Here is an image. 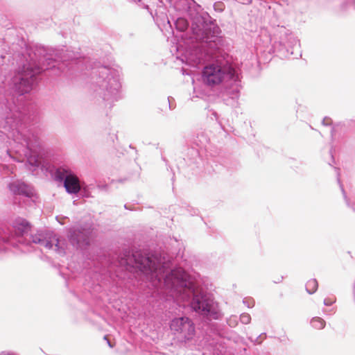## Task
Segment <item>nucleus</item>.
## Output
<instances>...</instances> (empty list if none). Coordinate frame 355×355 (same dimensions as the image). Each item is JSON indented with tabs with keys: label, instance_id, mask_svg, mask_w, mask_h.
I'll list each match as a JSON object with an SVG mask.
<instances>
[{
	"label": "nucleus",
	"instance_id": "obj_1",
	"mask_svg": "<svg viewBox=\"0 0 355 355\" xmlns=\"http://www.w3.org/2000/svg\"><path fill=\"white\" fill-rule=\"evenodd\" d=\"M46 50L37 49L34 55H30V61L19 68L17 73L13 77L12 83L15 89L20 94L30 92L33 84L37 81V76L42 71L52 70L56 74L57 71L64 72V68L73 63L65 62L76 60V64L85 65L80 76L86 80L91 96L97 101H102L105 106L110 108L114 102L122 98L121 71L119 69L99 63L92 62L90 60L78 59L73 51L67 48L55 49L52 53H46Z\"/></svg>",
	"mask_w": 355,
	"mask_h": 355
},
{
	"label": "nucleus",
	"instance_id": "obj_2",
	"mask_svg": "<svg viewBox=\"0 0 355 355\" xmlns=\"http://www.w3.org/2000/svg\"><path fill=\"white\" fill-rule=\"evenodd\" d=\"M119 264L138 268L166 301L187 302L193 311L209 320L221 318L212 295L197 286L182 268L171 269V261L160 253L125 252Z\"/></svg>",
	"mask_w": 355,
	"mask_h": 355
},
{
	"label": "nucleus",
	"instance_id": "obj_3",
	"mask_svg": "<svg viewBox=\"0 0 355 355\" xmlns=\"http://www.w3.org/2000/svg\"><path fill=\"white\" fill-rule=\"evenodd\" d=\"M192 30L196 42L189 45L182 60L193 67L211 62L204 67L203 83L210 87L223 84L224 103L232 107H237L241 87L239 73L222 60L219 27L215 23L207 24L202 17L197 16L193 19Z\"/></svg>",
	"mask_w": 355,
	"mask_h": 355
},
{
	"label": "nucleus",
	"instance_id": "obj_4",
	"mask_svg": "<svg viewBox=\"0 0 355 355\" xmlns=\"http://www.w3.org/2000/svg\"><path fill=\"white\" fill-rule=\"evenodd\" d=\"M30 230V223L19 217L15 218L12 225L1 223L0 252L13 247L19 248L21 252L25 253L31 251L32 244H37L48 250H53L59 254H65L64 248L55 233L38 232L35 234H28Z\"/></svg>",
	"mask_w": 355,
	"mask_h": 355
},
{
	"label": "nucleus",
	"instance_id": "obj_5",
	"mask_svg": "<svg viewBox=\"0 0 355 355\" xmlns=\"http://www.w3.org/2000/svg\"><path fill=\"white\" fill-rule=\"evenodd\" d=\"M10 112L7 113L5 119L1 122L0 128L8 133V137L21 144H25L29 148L38 144V137L34 133L28 132L26 135L24 132V121L25 116L18 110L9 109Z\"/></svg>",
	"mask_w": 355,
	"mask_h": 355
},
{
	"label": "nucleus",
	"instance_id": "obj_6",
	"mask_svg": "<svg viewBox=\"0 0 355 355\" xmlns=\"http://www.w3.org/2000/svg\"><path fill=\"white\" fill-rule=\"evenodd\" d=\"M225 340L236 343L241 340V338L234 331L221 329L212 339L206 337L200 341L196 349L205 348L213 355H232V347L227 346Z\"/></svg>",
	"mask_w": 355,
	"mask_h": 355
},
{
	"label": "nucleus",
	"instance_id": "obj_7",
	"mask_svg": "<svg viewBox=\"0 0 355 355\" xmlns=\"http://www.w3.org/2000/svg\"><path fill=\"white\" fill-rule=\"evenodd\" d=\"M271 46H268L265 51L269 53H279L286 56L288 53L293 54L291 49L299 44V40L293 33L285 26H279L273 28L270 35Z\"/></svg>",
	"mask_w": 355,
	"mask_h": 355
},
{
	"label": "nucleus",
	"instance_id": "obj_8",
	"mask_svg": "<svg viewBox=\"0 0 355 355\" xmlns=\"http://www.w3.org/2000/svg\"><path fill=\"white\" fill-rule=\"evenodd\" d=\"M169 327L174 334L177 335L179 338L184 342L191 340L195 336L194 323L188 317L174 318L170 322Z\"/></svg>",
	"mask_w": 355,
	"mask_h": 355
},
{
	"label": "nucleus",
	"instance_id": "obj_9",
	"mask_svg": "<svg viewBox=\"0 0 355 355\" xmlns=\"http://www.w3.org/2000/svg\"><path fill=\"white\" fill-rule=\"evenodd\" d=\"M55 178L62 182L68 193L76 194L82 189V184L78 178L65 166H59L55 171Z\"/></svg>",
	"mask_w": 355,
	"mask_h": 355
},
{
	"label": "nucleus",
	"instance_id": "obj_10",
	"mask_svg": "<svg viewBox=\"0 0 355 355\" xmlns=\"http://www.w3.org/2000/svg\"><path fill=\"white\" fill-rule=\"evenodd\" d=\"M91 232L87 229L70 228L67 237L69 243L76 249H83L89 245Z\"/></svg>",
	"mask_w": 355,
	"mask_h": 355
},
{
	"label": "nucleus",
	"instance_id": "obj_11",
	"mask_svg": "<svg viewBox=\"0 0 355 355\" xmlns=\"http://www.w3.org/2000/svg\"><path fill=\"white\" fill-rule=\"evenodd\" d=\"M196 6V3L193 0H175L174 3V8L182 12H189V15L191 16V24L193 22L194 18H196L197 16L202 17L206 23H214L212 21L209 19L210 17L207 13H205L203 15H198L196 13L195 15H192L191 13V9ZM191 29H192V26L191 27ZM192 36L191 37V44L196 42V39L194 37L193 30H191Z\"/></svg>",
	"mask_w": 355,
	"mask_h": 355
},
{
	"label": "nucleus",
	"instance_id": "obj_12",
	"mask_svg": "<svg viewBox=\"0 0 355 355\" xmlns=\"http://www.w3.org/2000/svg\"><path fill=\"white\" fill-rule=\"evenodd\" d=\"M132 1L137 3L139 7L143 8L150 9L151 14L153 15V10L155 6H157V8L155 10V15L157 19H160L165 21L166 19L165 15V9L163 7V3L160 0H131Z\"/></svg>",
	"mask_w": 355,
	"mask_h": 355
},
{
	"label": "nucleus",
	"instance_id": "obj_13",
	"mask_svg": "<svg viewBox=\"0 0 355 355\" xmlns=\"http://www.w3.org/2000/svg\"><path fill=\"white\" fill-rule=\"evenodd\" d=\"M8 187L14 195L24 196L30 198L34 194V191L30 185L18 180L9 183Z\"/></svg>",
	"mask_w": 355,
	"mask_h": 355
},
{
	"label": "nucleus",
	"instance_id": "obj_14",
	"mask_svg": "<svg viewBox=\"0 0 355 355\" xmlns=\"http://www.w3.org/2000/svg\"><path fill=\"white\" fill-rule=\"evenodd\" d=\"M40 139L38 138V144L32 148H28V146L24 143L22 145H25L28 150V155H26L27 162L32 166L38 167L40 164V161L37 155H35V148L40 146Z\"/></svg>",
	"mask_w": 355,
	"mask_h": 355
},
{
	"label": "nucleus",
	"instance_id": "obj_15",
	"mask_svg": "<svg viewBox=\"0 0 355 355\" xmlns=\"http://www.w3.org/2000/svg\"><path fill=\"white\" fill-rule=\"evenodd\" d=\"M175 26L177 30L180 31H184L189 26V22L184 17H178L175 21Z\"/></svg>",
	"mask_w": 355,
	"mask_h": 355
},
{
	"label": "nucleus",
	"instance_id": "obj_16",
	"mask_svg": "<svg viewBox=\"0 0 355 355\" xmlns=\"http://www.w3.org/2000/svg\"><path fill=\"white\" fill-rule=\"evenodd\" d=\"M318 287V281L315 279L309 280L306 284V291L309 294L314 293Z\"/></svg>",
	"mask_w": 355,
	"mask_h": 355
},
{
	"label": "nucleus",
	"instance_id": "obj_17",
	"mask_svg": "<svg viewBox=\"0 0 355 355\" xmlns=\"http://www.w3.org/2000/svg\"><path fill=\"white\" fill-rule=\"evenodd\" d=\"M311 325L316 329H322L326 324L325 321L320 317H314L311 320Z\"/></svg>",
	"mask_w": 355,
	"mask_h": 355
},
{
	"label": "nucleus",
	"instance_id": "obj_18",
	"mask_svg": "<svg viewBox=\"0 0 355 355\" xmlns=\"http://www.w3.org/2000/svg\"><path fill=\"white\" fill-rule=\"evenodd\" d=\"M160 1H161L162 2H163L162 0H160ZM163 3V7H164V9H165V15H166V19H166L165 21L162 20V19H157V16L155 15V10H156V9L157 8V6H154V8H153V15L151 14L150 9H148V8H146V9L148 10V12H150V15L153 17V19H154V20L156 21V23H157V24H164L165 23H167V24H169V26H171V24H170V21H169V19H168V17H167V15H166V7L164 6V3Z\"/></svg>",
	"mask_w": 355,
	"mask_h": 355
},
{
	"label": "nucleus",
	"instance_id": "obj_19",
	"mask_svg": "<svg viewBox=\"0 0 355 355\" xmlns=\"http://www.w3.org/2000/svg\"><path fill=\"white\" fill-rule=\"evenodd\" d=\"M338 182L339 184L340 188L341 189V191H342L343 195V198H344V199L345 200V202H346L347 205L349 207H350L351 209H352L355 211V204L354 203H352L349 201V200L348 199V198H347V196L346 195L345 191V189L343 188V185L342 184L339 177H338Z\"/></svg>",
	"mask_w": 355,
	"mask_h": 355
},
{
	"label": "nucleus",
	"instance_id": "obj_20",
	"mask_svg": "<svg viewBox=\"0 0 355 355\" xmlns=\"http://www.w3.org/2000/svg\"><path fill=\"white\" fill-rule=\"evenodd\" d=\"M226 322L229 327L234 328L238 325L239 320L236 315H232L227 318Z\"/></svg>",
	"mask_w": 355,
	"mask_h": 355
},
{
	"label": "nucleus",
	"instance_id": "obj_21",
	"mask_svg": "<svg viewBox=\"0 0 355 355\" xmlns=\"http://www.w3.org/2000/svg\"><path fill=\"white\" fill-rule=\"evenodd\" d=\"M240 322L243 324H248L251 322V316L249 313H243L240 315Z\"/></svg>",
	"mask_w": 355,
	"mask_h": 355
},
{
	"label": "nucleus",
	"instance_id": "obj_22",
	"mask_svg": "<svg viewBox=\"0 0 355 355\" xmlns=\"http://www.w3.org/2000/svg\"><path fill=\"white\" fill-rule=\"evenodd\" d=\"M243 303L248 307L252 308L254 306V301L252 298H244L243 300Z\"/></svg>",
	"mask_w": 355,
	"mask_h": 355
},
{
	"label": "nucleus",
	"instance_id": "obj_23",
	"mask_svg": "<svg viewBox=\"0 0 355 355\" xmlns=\"http://www.w3.org/2000/svg\"><path fill=\"white\" fill-rule=\"evenodd\" d=\"M80 192H81V195L83 197H85V198L90 197V193H89L88 189H87V187L84 184L82 185V189Z\"/></svg>",
	"mask_w": 355,
	"mask_h": 355
},
{
	"label": "nucleus",
	"instance_id": "obj_24",
	"mask_svg": "<svg viewBox=\"0 0 355 355\" xmlns=\"http://www.w3.org/2000/svg\"><path fill=\"white\" fill-rule=\"evenodd\" d=\"M322 123L324 126H331L332 125V120L331 118L326 116L323 119Z\"/></svg>",
	"mask_w": 355,
	"mask_h": 355
},
{
	"label": "nucleus",
	"instance_id": "obj_25",
	"mask_svg": "<svg viewBox=\"0 0 355 355\" xmlns=\"http://www.w3.org/2000/svg\"><path fill=\"white\" fill-rule=\"evenodd\" d=\"M336 302V299L325 298L324 300V304L325 306H331Z\"/></svg>",
	"mask_w": 355,
	"mask_h": 355
},
{
	"label": "nucleus",
	"instance_id": "obj_26",
	"mask_svg": "<svg viewBox=\"0 0 355 355\" xmlns=\"http://www.w3.org/2000/svg\"><path fill=\"white\" fill-rule=\"evenodd\" d=\"M0 355H17L16 353L10 351H3L0 353Z\"/></svg>",
	"mask_w": 355,
	"mask_h": 355
},
{
	"label": "nucleus",
	"instance_id": "obj_27",
	"mask_svg": "<svg viewBox=\"0 0 355 355\" xmlns=\"http://www.w3.org/2000/svg\"><path fill=\"white\" fill-rule=\"evenodd\" d=\"M334 132H335V128L333 127V128H331V135L332 139L334 137Z\"/></svg>",
	"mask_w": 355,
	"mask_h": 355
},
{
	"label": "nucleus",
	"instance_id": "obj_28",
	"mask_svg": "<svg viewBox=\"0 0 355 355\" xmlns=\"http://www.w3.org/2000/svg\"><path fill=\"white\" fill-rule=\"evenodd\" d=\"M198 211L197 209H193V211L191 213V215L198 214Z\"/></svg>",
	"mask_w": 355,
	"mask_h": 355
},
{
	"label": "nucleus",
	"instance_id": "obj_29",
	"mask_svg": "<svg viewBox=\"0 0 355 355\" xmlns=\"http://www.w3.org/2000/svg\"><path fill=\"white\" fill-rule=\"evenodd\" d=\"M168 107H169V109L170 110H172L173 108L171 107V101H170V98H168Z\"/></svg>",
	"mask_w": 355,
	"mask_h": 355
},
{
	"label": "nucleus",
	"instance_id": "obj_30",
	"mask_svg": "<svg viewBox=\"0 0 355 355\" xmlns=\"http://www.w3.org/2000/svg\"><path fill=\"white\" fill-rule=\"evenodd\" d=\"M107 344L110 347H112V345H111L110 342L107 340Z\"/></svg>",
	"mask_w": 355,
	"mask_h": 355
},
{
	"label": "nucleus",
	"instance_id": "obj_31",
	"mask_svg": "<svg viewBox=\"0 0 355 355\" xmlns=\"http://www.w3.org/2000/svg\"><path fill=\"white\" fill-rule=\"evenodd\" d=\"M352 4H353V6L355 9V0H352Z\"/></svg>",
	"mask_w": 355,
	"mask_h": 355
},
{
	"label": "nucleus",
	"instance_id": "obj_32",
	"mask_svg": "<svg viewBox=\"0 0 355 355\" xmlns=\"http://www.w3.org/2000/svg\"><path fill=\"white\" fill-rule=\"evenodd\" d=\"M192 341H193V339L191 340H190V341H187L185 343H188V345L190 346V343H191Z\"/></svg>",
	"mask_w": 355,
	"mask_h": 355
},
{
	"label": "nucleus",
	"instance_id": "obj_33",
	"mask_svg": "<svg viewBox=\"0 0 355 355\" xmlns=\"http://www.w3.org/2000/svg\"><path fill=\"white\" fill-rule=\"evenodd\" d=\"M336 170L338 171H339L338 168H336ZM337 175L339 176V173L338 172L337 173Z\"/></svg>",
	"mask_w": 355,
	"mask_h": 355
},
{
	"label": "nucleus",
	"instance_id": "obj_34",
	"mask_svg": "<svg viewBox=\"0 0 355 355\" xmlns=\"http://www.w3.org/2000/svg\"><path fill=\"white\" fill-rule=\"evenodd\" d=\"M184 73H185V71H184V69H182V73L184 74Z\"/></svg>",
	"mask_w": 355,
	"mask_h": 355
},
{
	"label": "nucleus",
	"instance_id": "obj_35",
	"mask_svg": "<svg viewBox=\"0 0 355 355\" xmlns=\"http://www.w3.org/2000/svg\"><path fill=\"white\" fill-rule=\"evenodd\" d=\"M214 114L215 117L216 118L217 114L216 112H214Z\"/></svg>",
	"mask_w": 355,
	"mask_h": 355
},
{
	"label": "nucleus",
	"instance_id": "obj_36",
	"mask_svg": "<svg viewBox=\"0 0 355 355\" xmlns=\"http://www.w3.org/2000/svg\"><path fill=\"white\" fill-rule=\"evenodd\" d=\"M104 339H105V340H107V336H104Z\"/></svg>",
	"mask_w": 355,
	"mask_h": 355
},
{
	"label": "nucleus",
	"instance_id": "obj_37",
	"mask_svg": "<svg viewBox=\"0 0 355 355\" xmlns=\"http://www.w3.org/2000/svg\"><path fill=\"white\" fill-rule=\"evenodd\" d=\"M323 312L327 313V311L326 310H323Z\"/></svg>",
	"mask_w": 355,
	"mask_h": 355
}]
</instances>
